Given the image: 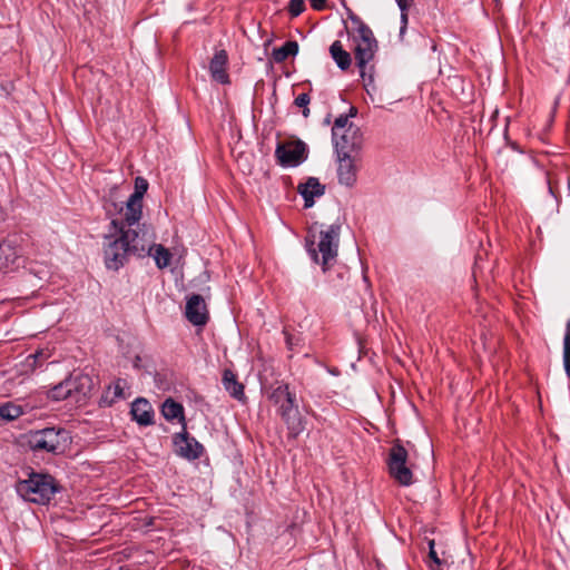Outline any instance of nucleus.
I'll list each match as a JSON object with an SVG mask.
<instances>
[{
    "mask_svg": "<svg viewBox=\"0 0 570 570\" xmlns=\"http://www.w3.org/2000/svg\"><path fill=\"white\" fill-rule=\"evenodd\" d=\"M174 444L177 454L188 460L198 459L203 453V445L187 433L177 434Z\"/></svg>",
    "mask_w": 570,
    "mask_h": 570,
    "instance_id": "obj_12",
    "label": "nucleus"
},
{
    "mask_svg": "<svg viewBox=\"0 0 570 570\" xmlns=\"http://www.w3.org/2000/svg\"><path fill=\"white\" fill-rule=\"evenodd\" d=\"M407 22H409V17H407V12H401V35H403L406 30V27H407Z\"/></svg>",
    "mask_w": 570,
    "mask_h": 570,
    "instance_id": "obj_33",
    "label": "nucleus"
},
{
    "mask_svg": "<svg viewBox=\"0 0 570 570\" xmlns=\"http://www.w3.org/2000/svg\"><path fill=\"white\" fill-rule=\"evenodd\" d=\"M67 383H70V390L72 395H79L86 397L90 394L94 389V381L87 374H76L67 379Z\"/></svg>",
    "mask_w": 570,
    "mask_h": 570,
    "instance_id": "obj_17",
    "label": "nucleus"
},
{
    "mask_svg": "<svg viewBox=\"0 0 570 570\" xmlns=\"http://www.w3.org/2000/svg\"><path fill=\"white\" fill-rule=\"evenodd\" d=\"M347 18L351 22V27H347V35L361 77H364L367 65L377 52L379 42L372 29L358 16L348 11Z\"/></svg>",
    "mask_w": 570,
    "mask_h": 570,
    "instance_id": "obj_2",
    "label": "nucleus"
},
{
    "mask_svg": "<svg viewBox=\"0 0 570 570\" xmlns=\"http://www.w3.org/2000/svg\"><path fill=\"white\" fill-rule=\"evenodd\" d=\"M185 316L195 326L205 325L208 321V308L205 298L197 294L188 296Z\"/></svg>",
    "mask_w": 570,
    "mask_h": 570,
    "instance_id": "obj_11",
    "label": "nucleus"
},
{
    "mask_svg": "<svg viewBox=\"0 0 570 570\" xmlns=\"http://www.w3.org/2000/svg\"><path fill=\"white\" fill-rule=\"evenodd\" d=\"M272 399L279 403V414L285 421L289 433L297 436L305 429L304 421L298 412L297 404L295 403V396L288 391L286 385L278 386L272 394Z\"/></svg>",
    "mask_w": 570,
    "mask_h": 570,
    "instance_id": "obj_7",
    "label": "nucleus"
},
{
    "mask_svg": "<svg viewBox=\"0 0 570 570\" xmlns=\"http://www.w3.org/2000/svg\"><path fill=\"white\" fill-rule=\"evenodd\" d=\"M340 242V227L330 225L321 230H309L306 247L313 261L321 264L323 271L330 268L336 261Z\"/></svg>",
    "mask_w": 570,
    "mask_h": 570,
    "instance_id": "obj_3",
    "label": "nucleus"
},
{
    "mask_svg": "<svg viewBox=\"0 0 570 570\" xmlns=\"http://www.w3.org/2000/svg\"><path fill=\"white\" fill-rule=\"evenodd\" d=\"M332 140L337 155H352L362 145V134L357 126L350 121L348 116L336 118L332 128Z\"/></svg>",
    "mask_w": 570,
    "mask_h": 570,
    "instance_id": "obj_5",
    "label": "nucleus"
},
{
    "mask_svg": "<svg viewBox=\"0 0 570 570\" xmlns=\"http://www.w3.org/2000/svg\"><path fill=\"white\" fill-rule=\"evenodd\" d=\"M407 451L404 446L396 443L390 451L389 471L402 485H410L412 483L413 474L410 468L406 466Z\"/></svg>",
    "mask_w": 570,
    "mask_h": 570,
    "instance_id": "obj_9",
    "label": "nucleus"
},
{
    "mask_svg": "<svg viewBox=\"0 0 570 570\" xmlns=\"http://www.w3.org/2000/svg\"><path fill=\"white\" fill-rule=\"evenodd\" d=\"M276 157L285 167H296L306 159V145L301 140L282 142L276 148Z\"/></svg>",
    "mask_w": 570,
    "mask_h": 570,
    "instance_id": "obj_10",
    "label": "nucleus"
},
{
    "mask_svg": "<svg viewBox=\"0 0 570 570\" xmlns=\"http://www.w3.org/2000/svg\"><path fill=\"white\" fill-rule=\"evenodd\" d=\"M303 108H304L303 115H304V117H307L309 115V109L307 108V106L303 107Z\"/></svg>",
    "mask_w": 570,
    "mask_h": 570,
    "instance_id": "obj_35",
    "label": "nucleus"
},
{
    "mask_svg": "<svg viewBox=\"0 0 570 570\" xmlns=\"http://www.w3.org/2000/svg\"><path fill=\"white\" fill-rule=\"evenodd\" d=\"M17 257L16 249L9 243L0 244V269L14 264Z\"/></svg>",
    "mask_w": 570,
    "mask_h": 570,
    "instance_id": "obj_25",
    "label": "nucleus"
},
{
    "mask_svg": "<svg viewBox=\"0 0 570 570\" xmlns=\"http://www.w3.org/2000/svg\"><path fill=\"white\" fill-rule=\"evenodd\" d=\"M309 104V97L307 94H301L295 99V105L297 107H306Z\"/></svg>",
    "mask_w": 570,
    "mask_h": 570,
    "instance_id": "obj_30",
    "label": "nucleus"
},
{
    "mask_svg": "<svg viewBox=\"0 0 570 570\" xmlns=\"http://www.w3.org/2000/svg\"><path fill=\"white\" fill-rule=\"evenodd\" d=\"M148 189V181L142 177H136L135 179V190L129 196L124 205L118 207L116 204H112L115 210H117L120 215V220H117L120 226H126L130 228L134 225H137V229L139 233H142L145 237L147 233L146 225H138L139 220L142 217V207H144V196Z\"/></svg>",
    "mask_w": 570,
    "mask_h": 570,
    "instance_id": "obj_4",
    "label": "nucleus"
},
{
    "mask_svg": "<svg viewBox=\"0 0 570 570\" xmlns=\"http://www.w3.org/2000/svg\"><path fill=\"white\" fill-rule=\"evenodd\" d=\"M429 547H430L429 558L433 561V563H435L438 567H440L442 564V561L438 557V554L434 550V541L433 540H431L429 542Z\"/></svg>",
    "mask_w": 570,
    "mask_h": 570,
    "instance_id": "obj_29",
    "label": "nucleus"
},
{
    "mask_svg": "<svg viewBox=\"0 0 570 570\" xmlns=\"http://www.w3.org/2000/svg\"><path fill=\"white\" fill-rule=\"evenodd\" d=\"M128 387L127 382L124 380H117L108 386L105 395V400L108 403H114L118 399L126 397L125 390Z\"/></svg>",
    "mask_w": 570,
    "mask_h": 570,
    "instance_id": "obj_22",
    "label": "nucleus"
},
{
    "mask_svg": "<svg viewBox=\"0 0 570 570\" xmlns=\"http://www.w3.org/2000/svg\"><path fill=\"white\" fill-rule=\"evenodd\" d=\"M56 490L53 479L47 474H31L17 485V491L23 499L39 504L49 502Z\"/></svg>",
    "mask_w": 570,
    "mask_h": 570,
    "instance_id": "obj_6",
    "label": "nucleus"
},
{
    "mask_svg": "<svg viewBox=\"0 0 570 570\" xmlns=\"http://www.w3.org/2000/svg\"><path fill=\"white\" fill-rule=\"evenodd\" d=\"M562 362L567 376L570 379V318L566 322L562 340Z\"/></svg>",
    "mask_w": 570,
    "mask_h": 570,
    "instance_id": "obj_23",
    "label": "nucleus"
},
{
    "mask_svg": "<svg viewBox=\"0 0 570 570\" xmlns=\"http://www.w3.org/2000/svg\"><path fill=\"white\" fill-rule=\"evenodd\" d=\"M68 433L56 429H45L30 435L29 443L33 450L59 453L68 442Z\"/></svg>",
    "mask_w": 570,
    "mask_h": 570,
    "instance_id": "obj_8",
    "label": "nucleus"
},
{
    "mask_svg": "<svg viewBox=\"0 0 570 570\" xmlns=\"http://www.w3.org/2000/svg\"><path fill=\"white\" fill-rule=\"evenodd\" d=\"M337 176L338 181L347 187L356 183L357 168L352 155H337Z\"/></svg>",
    "mask_w": 570,
    "mask_h": 570,
    "instance_id": "obj_13",
    "label": "nucleus"
},
{
    "mask_svg": "<svg viewBox=\"0 0 570 570\" xmlns=\"http://www.w3.org/2000/svg\"><path fill=\"white\" fill-rule=\"evenodd\" d=\"M298 52V45L295 41H287L281 48L274 49L273 59L276 62L286 60L289 56H295Z\"/></svg>",
    "mask_w": 570,
    "mask_h": 570,
    "instance_id": "obj_24",
    "label": "nucleus"
},
{
    "mask_svg": "<svg viewBox=\"0 0 570 570\" xmlns=\"http://www.w3.org/2000/svg\"><path fill=\"white\" fill-rule=\"evenodd\" d=\"M413 0H401L397 2V6L401 12H407V9L411 7Z\"/></svg>",
    "mask_w": 570,
    "mask_h": 570,
    "instance_id": "obj_34",
    "label": "nucleus"
},
{
    "mask_svg": "<svg viewBox=\"0 0 570 570\" xmlns=\"http://www.w3.org/2000/svg\"><path fill=\"white\" fill-rule=\"evenodd\" d=\"M71 395H72V393L70 390V383H67V379L65 381L60 382L59 384H57L56 386H53L48 392V397H50L53 401H61Z\"/></svg>",
    "mask_w": 570,
    "mask_h": 570,
    "instance_id": "obj_26",
    "label": "nucleus"
},
{
    "mask_svg": "<svg viewBox=\"0 0 570 570\" xmlns=\"http://www.w3.org/2000/svg\"><path fill=\"white\" fill-rule=\"evenodd\" d=\"M22 407L18 404L7 402L0 405V417L7 421H12L22 415Z\"/></svg>",
    "mask_w": 570,
    "mask_h": 570,
    "instance_id": "obj_27",
    "label": "nucleus"
},
{
    "mask_svg": "<svg viewBox=\"0 0 570 570\" xmlns=\"http://www.w3.org/2000/svg\"><path fill=\"white\" fill-rule=\"evenodd\" d=\"M153 240L154 238H151L149 242L146 240V252H148V254L154 257L157 267L164 269L170 265L173 253H170L168 248L160 244H150Z\"/></svg>",
    "mask_w": 570,
    "mask_h": 570,
    "instance_id": "obj_18",
    "label": "nucleus"
},
{
    "mask_svg": "<svg viewBox=\"0 0 570 570\" xmlns=\"http://www.w3.org/2000/svg\"><path fill=\"white\" fill-rule=\"evenodd\" d=\"M132 419L140 425L153 423L154 411L151 404L145 399L136 400L131 405Z\"/></svg>",
    "mask_w": 570,
    "mask_h": 570,
    "instance_id": "obj_16",
    "label": "nucleus"
},
{
    "mask_svg": "<svg viewBox=\"0 0 570 570\" xmlns=\"http://www.w3.org/2000/svg\"><path fill=\"white\" fill-rule=\"evenodd\" d=\"M39 354H32V355H29L27 358H26V366L29 367L30 370H33L35 366H36V363H37V358H38Z\"/></svg>",
    "mask_w": 570,
    "mask_h": 570,
    "instance_id": "obj_32",
    "label": "nucleus"
},
{
    "mask_svg": "<svg viewBox=\"0 0 570 570\" xmlns=\"http://www.w3.org/2000/svg\"><path fill=\"white\" fill-rule=\"evenodd\" d=\"M161 413L164 415V417L168 421H173V420H179V421H183L184 420V409L183 406L168 399L164 402L163 404V407H161Z\"/></svg>",
    "mask_w": 570,
    "mask_h": 570,
    "instance_id": "obj_21",
    "label": "nucleus"
},
{
    "mask_svg": "<svg viewBox=\"0 0 570 570\" xmlns=\"http://www.w3.org/2000/svg\"><path fill=\"white\" fill-rule=\"evenodd\" d=\"M356 114V109L355 108H351V116H355Z\"/></svg>",
    "mask_w": 570,
    "mask_h": 570,
    "instance_id": "obj_36",
    "label": "nucleus"
},
{
    "mask_svg": "<svg viewBox=\"0 0 570 570\" xmlns=\"http://www.w3.org/2000/svg\"><path fill=\"white\" fill-rule=\"evenodd\" d=\"M305 10L304 0H291L288 3V11L292 17L299 16Z\"/></svg>",
    "mask_w": 570,
    "mask_h": 570,
    "instance_id": "obj_28",
    "label": "nucleus"
},
{
    "mask_svg": "<svg viewBox=\"0 0 570 570\" xmlns=\"http://www.w3.org/2000/svg\"><path fill=\"white\" fill-rule=\"evenodd\" d=\"M223 384L226 391L236 400L244 399V386L237 382L235 374L226 370L223 375Z\"/></svg>",
    "mask_w": 570,
    "mask_h": 570,
    "instance_id": "obj_20",
    "label": "nucleus"
},
{
    "mask_svg": "<svg viewBox=\"0 0 570 570\" xmlns=\"http://www.w3.org/2000/svg\"><path fill=\"white\" fill-rule=\"evenodd\" d=\"M308 1L311 3V7L314 10L321 11V10L325 9L327 0H308Z\"/></svg>",
    "mask_w": 570,
    "mask_h": 570,
    "instance_id": "obj_31",
    "label": "nucleus"
},
{
    "mask_svg": "<svg viewBox=\"0 0 570 570\" xmlns=\"http://www.w3.org/2000/svg\"><path fill=\"white\" fill-rule=\"evenodd\" d=\"M500 0H494L495 3H499Z\"/></svg>",
    "mask_w": 570,
    "mask_h": 570,
    "instance_id": "obj_37",
    "label": "nucleus"
},
{
    "mask_svg": "<svg viewBox=\"0 0 570 570\" xmlns=\"http://www.w3.org/2000/svg\"><path fill=\"white\" fill-rule=\"evenodd\" d=\"M228 57L225 50H218L210 60L209 70L212 78L220 83H228L229 77L226 72Z\"/></svg>",
    "mask_w": 570,
    "mask_h": 570,
    "instance_id": "obj_15",
    "label": "nucleus"
},
{
    "mask_svg": "<svg viewBox=\"0 0 570 570\" xmlns=\"http://www.w3.org/2000/svg\"><path fill=\"white\" fill-rule=\"evenodd\" d=\"M330 55L341 70H347L352 65V57L341 41H334L330 47Z\"/></svg>",
    "mask_w": 570,
    "mask_h": 570,
    "instance_id": "obj_19",
    "label": "nucleus"
},
{
    "mask_svg": "<svg viewBox=\"0 0 570 570\" xmlns=\"http://www.w3.org/2000/svg\"><path fill=\"white\" fill-rule=\"evenodd\" d=\"M297 191L304 199V206L309 208L315 204V198L324 195L325 186L317 178L309 177L297 186Z\"/></svg>",
    "mask_w": 570,
    "mask_h": 570,
    "instance_id": "obj_14",
    "label": "nucleus"
},
{
    "mask_svg": "<svg viewBox=\"0 0 570 570\" xmlns=\"http://www.w3.org/2000/svg\"><path fill=\"white\" fill-rule=\"evenodd\" d=\"M147 249L144 236L132 228L120 226L117 219H112L110 230L105 236L104 255L109 269L117 271L127 261L130 254L142 255Z\"/></svg>",
    "mask_w": 570,
    "mask_h": 570,
    "instance_id": "obj_1",
    "label": "nucleus"
}]
</instances>
